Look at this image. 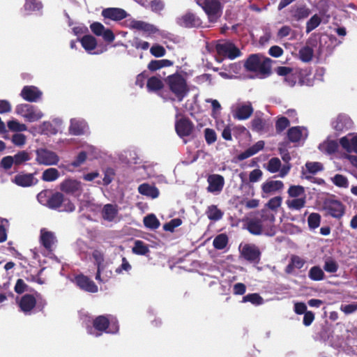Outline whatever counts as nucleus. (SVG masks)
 <instances>
[{"instance_id":"nucleus-1","label":"nucleus","mask_w":357,"mask_h":357,"mask_svg":"<svg viewBox=\"0 0 357 357\" xmlns=\"http://www.w3.org/2000/svg\"><path fill=\"white\" fill-rule=\"evenodd\" d=\"M261 218L250 220L248 225V229L253 234H264L272 236L275 234V215L266 208L261 210Z\"/></svg>"},{"instance_id":"nucleus-2","label":"nucleus","mask_w":357,"mask_h":357,"mask_svg":"<svg viewBox=\"0 0 357 357\" xmlns=\"http://www.w3.org/2000/svg\"><path fill=\"white\" fill-rule=\"evenodd\" d=\"M166 82L172 93L179 102L183 100L190 91L185 79L179 74L169 75Z\"/></svg>"},{"instance_id":"nucleus-3","label":"nucleus","mask_w":357,"mask_h":357,"mask_svg":"<svg viewBox=\"0 0 357 357\" xmlns=\"http://www.w3.org/2000/svg\"><path fill=\"white\" fill-rule=\"evenodd\" d=\"M246 69L260 75H265L270 71V60L259 54H252L245 63Z\"/></svg>"},{"instance_id":"nucleus-4","label":"nucleus","mask_w":357,"mask_h":357,"mask_svg":"<svg viewBox=\"0 0 357 357\" xmlns=\"http://www.w3.org/2000/svg\"><path fill=\"white\" fill-rule=\"evenodd\" d=\"M287 193L289 196H298V199H287L286 204L287 207L293 210H300L303 208L306 203V194L305 188L301 185H291Z\"/></svg>"},{"instance_id":"nucleus-5","label":"nucleus","mask_w":357,"mask_h":357,"mask_svg":"<svg viewBox=\"0 0 357 357\" xmlns=\"http://www.w3.org/2000/svg\"><path fill=\"white\" fill-rule=\"evenodd\" d=\"M208 16L211 22H215L222 14V6L219 0H195Z\"/></svg>"},{"instance_id":"nucleus-6","label":"nucleus","mask_w":357,"mask_h":357,"mask_svg":"<svg viewBox=\"0 0 357 357\" xmlns=\"http://www.w3.org/2000/svg\"><path fill=\"white\" fill-rule=\"evenodd\" d=\"M15 112L29 122L37 121L43 117V113L41 110L28 104L17 105L15 108Z\"/></svg>"},{"instance_id":"nucleus-7","label":"nucleus","mask_w":357,"mask_h":357,"mask_svg":"<svg viewBox=\"0 0 357 357\" xmlns=\"http://www.w3.org/2000/svg\"><path fill=\"white\" fill-rule=\"evenodd\" d=\"M36 161L38 164L42 165H56L59 161V157L54 151L45 148H40L36 151Z\"/></svg>"},{"instance_id":"nucleus-8","label":"nucleus","mask_w":357,"mask_h":357,"mask_svg":"<svg viewBox=\"0 0 357 357\" xmlns=\"http://www.w3.org/2000/svg\"><path fill=\"white\" fill-rule=\"evenodd\" d=\"M83 48L91 54H100L107 51V46L98 45L95 37L91 35H85L79 40Z\"/></svg>"},{"instance_id":"nucleus-9","label":"nucleus","mask_w":357,"mask_h":357,"mask_svg":"<svg viewBox=\"0 0 357 357\" xmlns=\"http://www.w3.org/2000/svg\"><path fill=\"white\" fill-rule=\"evenodd\" d=\"M94 328L99 331H106L107 333H114L119 330V326L115 319L110 320L105 316L97 317L93 321Z\"/></svg>"},{"instance_id":"nucleus-10","label":"nucleus","mask_w":357,"mask_h":357,"mask_svg":"<svg viewBox=\"0 0 357 357\" xmlns=\"http://www.w3.org/2000/svg\"><path fill=\"white\" fill-rule=\"evenodd\" d=\"M128 26L132 29L142 31L146 37H152L155 34L160 33V30L155 26L141 20H128Z\"/></svg>"},{"instance_id":"nucleus-11","label":"nucleus","mask_w":357,"mask_h":357,"mask_svg":"<svg viewBox=\"0 0 357 357\" xmlns=\"http://www.w3.org/2000/svg\"><path fill=\"white\" fill-rule=\"evenodd\" d=\"M324 209L328 214L335 218H340L345 212L344 204L335 199H328L324 203Z\"/></svg>"},{"instance_id":"nucleus-12","label":"nucleus","mask_w":357,"mask_h":357,"mask_svg":"<svg viewBox=\"0 0 357 357\" xmlns=\"http://www.w3.org/2000/svg\"><path fill=\"white\" fill-rule=\"evenodd\" d=\"M233 116L238 120L248 119L253 112L250 102H238L233 106Z\"/></svg>"},{"instance_id":"nucleus-13","label":"nucleus","mask_w":357,"mask_h":357,"mask_svg":"<svg viewBox=\"0 0 357 357\" xmlns=\"http://www.w3.org/2000/svg\"><path fill=\"white\" fill-rule=\"evenodd\" d=\"M216 51L219 55L234 59L240 56V50L232 43L225 42L216 45Z\"/></svg>"},{"instance_id":"nucleus-14","label":"nucleus","mask_w":357,"mask_h":357,"mask_svg":"<svg viewBox=\"0 0 357 357\" xmlns=\"http://www.w3.org/2000/svg\"><path fill=\"white\" fill-rule=\"evenodd\" d=\"M12 182L18 186L27 188L38 183V179L33 174L21 172L12 178Z\"/></svg>"},{"instance_id":"nucleus-15","label":"nucleus","mask_w":357,"mask_h":357,"mask_svg":"<svg viewBox=\"0 0 357 357\" xmlns=\"http://www.w3.org/2000/svg\"><path fill=\"white\" fill-rule=\"evenodd\" d=\"M208 186L207 190L213 194H219L225 185L224 177L219 174H211L208 176Z\"/></svg>"},{"instance_id":"nucleus-16","label":"nucleus","mask_w":357,"mask_h":357,"mask_svg":"<svg viewBox=\"0 0 357 357\" xmlns=\"http://www.w3.org/2000/svg\"><path fill=\"white\" fill-rule=\"evenodd\" d=\"M90 28L91 31L98 36H102L103 39L109 43L114 41L115 36L113 32L109 29H106L101 23L100 22H93L90 25Z\"/></svg>"},{"instance_id":"nucleus-17","label":"nucleus","mask_w":357,"mask_h":357,"mask_svg":"<svg viewBox=\"0 0 357 357\" xmlns=\"http://www.w3.org/2000/svg\"><path fill=\"white\" fill-rule=\"evenodd\" d=\"M284 184L281 181L269 180L261 185L262 197H267L268 195L274 194L283 189Z\"/></svg>"},{"instance_id":"nucleus-18","label":"nucleus","mask_w":357,"mask_h":357,"mask_svg":"<svg viewBox=\"0 0 357 357\" xmlns=\"http://www.w3.org/2000/svg\"><path fill=\"white\" fill-rule=\"evenodd\" d=\"M60 190L66 193H80L82 190V184L75 179L68 178L60 183Z\"/></svg>"},{"instance_id":"nucleus-19","label":"nucleus","mask_w":357,"mask_h":357,"mask_svg":"<svg viewBox=\"0 0 357 357\" xmlns=\"http://www.w3.org/2000/svg\"><path fill=\"white\" fill-rule=\"evenodd\" d=\"M340 144L347 152L357 153V133H349L340 138Z\"/></svg>"},{"instance_id":"nucleus-20","label":"nucleus","mask_w":357,"mask_h":357,"mask_svg":"<svg viewBox=\"0 0 357 357\" xmlns=\"http://www.w3.org/2000/svg\"><path fill=\"white\" fill-rule=\"evenodd\" d=\"M88 126L86 121L81 119H72L69 126V132L73 135H81L88 131Z\"/></svg>"},{"instance_id":"nucleus-21","label":"nucleus","mask_w":357,"mask_h":357,"mask_svg":"<svg viewBox=\"0 0 357 357\" xmlns=\"http://www.w3.org/2000/svg\"><path fill=\"white\" fill-rule=\"evenodd\" d=\"M175 128L176 133L181 137H183L189 136L192 133L193 125L188 119L181 118L179 120H176Z\"/></svg>"},{"instance_id":"nucleus-22","label":"nucleus","mask_w":357,"mask_h":357,"mask_svg":"<svg viewBox=\"0 0 357 357\" xmlns=\"http://www.w3.org/2000/svg\"><path fill=\"white\" fill-rule=\"evenodd\" d=\"M353 122L345 114L338 115L332 122L333 128L337 131L347 130L352 127Z\"/></svg>"},{"instance_id":"nucleus-23","label":"nucleus","mask_w":357,"mask_h":357,"mask_svg":"<svg viewBox=\"0 0 357 357\" xmlns=\"http://www.w3.org/2000/svg\"><path fill=\"white\" fill-rule=\"evenodd\" d=\"M241 255L248 261H258L260 252L254 245H245L241 250Z\"/></svg>"},{"instance_id":"nucleus-24","label":"nucleus","mask_w":357,"mask_h":357,"mask_svg":"<svg viewBox=\"0 0 357 357\" xmlns=\"http://www.w3.org/2000/svg\"><path fill=\"white\" fill-rule=\"evenodd\" d=\"M22 97L29 102H36L40 98L42 92L35 86H24L21 92Z\"/></svg>"},{"instance_id":"nucleus-25","label":"nucleus","mask_w":357,"mask_h":357,"mask_svg":"<svg viewBox=\"0 0 357 357\" xmlns=\"http://www.w3.org/2000/svg\"><path fill=\"white\" fill-rule=\"evenodd\" d=\"M40 241L41 244L47 250H51L56 243L54 234L45 228L40 230Z\"/></svg>"},{"instance_id":"nucleus-26","label":"nucleus","mask_w":357,"mask_h":357,"mask_svg":"<svg viewBox=\"0 0 357 357\" xmlns=\"http://www.w3.org/2000/svg\"><path fill=\"white\" fill-rule=\"evenodd\" d=\"M102 15L105 18L112 20L118 21L125 18L127 15L126 12L119 8H105L102 11Z\"/></svg>"},{"instance_id":"nucleus-27","label":"nucleus","mask_w":357,"mask_h":357,"mask_svg":"<svg viewBox=\"0 0 357 357\" xmlns=\"http://www.w3.org/2000/svg\"><path fill=\"white\" fill-rule=\"evenodd\" d=\"M75 282L82 289L89 292L95 293L98 290L96 284L86 276H77L75 278Z\"/></svg>"},{"instance_id":"nucleus-28","label":"nucleus","mask_w":357,"mask_h":357,"mask_svg":"<svg viewBox=\"0 0 357 357\" xmlns=\"http://www.w3.org/2000/svg\"><path fill=\"white\" fill-rule=\"evenodd\" d=\"M307 137V131L305 128L293 127L288 131V137L293 142L303 141Z\"/></svg>"},{"instance_id":"nucleus-29","label":"nucleus","mask_w":357,"mask_h":357,"mask_svg":"<svg viewBox=\"0 0 357 357\" xmlns=\"http://www.w3.org/2000/svg\"><path fill=\"white\" fill-rule=\"evenodd\" d=\"M36 298L34 296L26 294L22 297L19 305L24 313L29 312L36 305Z\"/></svg>"},{"instance_id":"nucleus-30","label":"nucleus","mask_w":357,"mask_h":357,"mask_svg":"<svg viewBox=\"0 0 357 357\" xmlns=\"http://www.w3.org/2000/svg\"><path fill=\"white\" fill-rule=\"evenodd\" d=\"M118 211L116 206L106 204L102 208V215L105 220L109 222L116 221L118 220Z\"/></svg>"},{"instance_id":"nucleus-31","label":"nucleus","mask_w":357,"mask_h":357,"mask_svg":"<svg viewBox=\"0 0 357 357\" xmlns=\"http://www.w3.org/2000/svg\"><path fill=\"white\" fill-rule=\"evenodd\" d=\"M33 132H38L45 135H55L58 132V128L53 127V124L48 121L43 122L38 128H31Z\"/></svg>"},{"instance_id":"nucleus-32","label":"nucleus","mask_w":357,"mask_h":357,"mask_svg":"<svg viewBox=\"0 0 357 357\" xmlns=\"http://www.w3.org/2000/svg\"><path fill=\"white\" fill-rule=\"evenodd\" d=\"M138 191L141 195L149 197L152 199L157 198L159 195V190L153 185L143 183L138 187Z\"/></svg>"},{"instance_id":"nucleus-33","label":"nucleus","mask_w":357,"mask_h":357,"mask_svg":"<svg viewBox=\"0 0 357 357\" xmlns=\"http://www.w3.org/2000/svg\"><path fill=\"white\" fill-rule=\"evenodd\" d=\"M112 275L111 270L107 268V264L104 266H99L96 275V280L100 282H106Z\"/></svg>"},{"instance_id":"nucleus-34","label":"nucleus","mask_w":357,"mask_h":357,"mask_svg":"<svg viewBox=\"0 0 357 357\" xmlns=\"http://www.w3.org/2000/svg\"><path fill=\"white\" fill-rule=\"evenodd\" d=\"M66 202V200L61 193L50 194L48 207L51 208H61L63 202Z\"/></svg>"},{"instance_id":"nucleus-35","label":"nucleus","mask_w":357,"mask_h":357,"mask_svg":"<svg viewBox=\"0 0 357 357\" xmlns=\"http://www.w3.org/2000/svg\"><path fill=\"white\" fill-rule=\"evenodd\" d=\"M86 159L85 151L80 152L74 161L64 166L63 167L68 172H73L75 168L82 165Z\"/></svg>"},{"instance_id":"nucleus-36","label":"nucleus","mask_w":357,"mask_h":357,"mask_svg":"<svg viewBox=\"0 0 357 357\" xmlns=\"http://www.w3.org/2000/svg\"><path fill=\"white\" fill-rule=\"evenodd\" d=\"M337 143L333 140H326L319 146V149L325 153L331 154L337 150Z\"/></svg>"},{"instance_id":"nucleus-37","label":"nucleus","mask_w":357,"mask_h":357,"mask_svg":"<svg viewBox=\"0 0 357 357\" xmlns=\"http://www.w3.org/2000/svg\"><path fill=\"white\" fill-rule=\"evenodd\" d=\"M173 63V61L169 59L153 60L149 63L148 68L151 71H155L162 68L172 66Z\"/></svg>"},{"instance_id":"nucleus-38","label":"nucleus","mask_w":357,"mask_h":357,"mask_svg":"<svg viewBox=\"0 0 357 357\" xmlns=\"http://www.w3.org/2000/svg\"><path fill=\"white\" fill-rule=\"evenodd\" d=\"M13 157L14 159V165L15 166H20L26 162L29 161L31 158L30 153L26 151H18Z\"/></svg>"},{"instance_id":"nucleus-39","label":"nucleus","mask_w":357,"mask_h":357,"mask_svg":"<svg viewBox=\"0 0 357 357\" xmlns=\"http://www.w3.org/2000/svg\"><path fill=\"white\" fill-rule=\"evenodd\" d=\"M181 24L185 26H197L201 22L194 14L188 13L182 17Z\"/></svg>"},{"instance_id":"nucleus-40","label":"nucleus","mask_w":357,"mask_h":357,"mask_svg":"<svg viewBox=\"0 0 357 357\" xmlns=\"http://www.w3.org/2000/svg\"><path fill=\"white\" fill-rule=\"evenodd\" d=\"M59 177V172L55 168H48L45 169L42 174L41 178L46 182H52Z\"/></svg>"},{"instance_id":"nucleus-41","label":"nucleus","mask_w":357,"mask_h":357,"mask_svg":"<svg viewBox=\"0 0 357 357\" xmlns=\"http://www.w3.org/2000/svg\"><path fill=\"white\" fill-rule=\"evenodd\" d=\"M144 224L146 227L156 229L160 227V221L154 214H149L144 218Z\"/></svg>"},{"instance_id":"nucleus-42","label":"nucleus","mask_w":357,"mask_h":357,"mask_svg":"<svg viewBox=\"0 0 357 357\" xmlns=\"http://www.w3.org/2000/svg\"><path fill=\"white\" fill-rule=\"evenodd\" d=\"M7 126L8 129L12 132H23L26 131L27 130V126L24 124L21 123L16 119H11L7 122Z\"/></svg>"},{"instance_id":"nucleus-43","label":"nucleus","mask_w":357,"mask_h":357,"mask_svg":"<svg viewBox=\"0 0 357 357\" xmlns=\"http://www.w3.org/2000/svg\"><path fill=\"white\" fill-rule=\"evenodd\" d=\"M148 245L142 241H136L132 247V252L136 255H144L149 252Z\"/></svg>"},{"instance_id":"nucleus-44","label":"nucleus","mask_w":357,"mask_h":357,"mask_svg":"<svg viewBox=\"0 0 357 357\" xmlns=\"http://www.w3.org/2000/svg\"><path fill=\"white\" fill-rule=\"evenodd\" d=\"M310 10L306 7L297 8L293 10L292 16L294 20L298 21L305 19L309 16Z\"/></svg>"},{"instance_id":"nucleus-45","label":"nucleus","mask_w":357,"mask_h":357,"mask_svg":"<svg viewBox=\"0 0 357 357\" xmlns=\"http://www.w3.org/2000/svg\"><path fill=\"white\" fill-rule=\"evenodd\" d=\"M206 215L210 220H218L222 218V213L216 206L211 205L208 207Z\"/></svg>"},{"instance_id":"nucleus-46","label":"nucleus","mask_w":357,"mask_h":357,"mask_svg":"<svg viewBox=\"0 0 357 357\" xmlns=\"http://www.w3.org/2000/svg\"><path fill=\"white\" fill-rule=\"evenodd\" d=\"M331 181L334 185L339 188H347L349 187V181L347 178L342 174H335L331 178Z\"/></svg>"},{"instance_id":"nucleus-47","label":"nucleus","mask_w":357,"mask_h":357,"mask_svg":"<svg viewBox=\"0 0 357 357\" xmlns=\"http://www.w3.org/2000/svg\"><path fill=\"white\" fill-rule=\"evenodd\" d=\"M308 276L312 280L319 281L324 279V273L320 267L313 266L310 268Z\"/></svg>"},{"instance_id":"nucleus-48","label":"nucleus","mask_w":357,"mask_h":357,"mask_svg":"<svg viewBox=\"0 0 357 357\" xmlns=\"http://www.w3.org/2000/svg\"><path fill=\"white\" fill-rule=\"evenodd\" d=\"M321 22V18L318 15H314L306 24V32L310 33L316 29Z\"/></svg>"},{"instance_id":"nucleus-49","label":"nucleus","mask_w":357,"mask_h":357,"mask_svg":"<svg viewBox=\"0 0 357 357\" xmlns=\"http://www.w3.org/2000/svg\"><path fill=\"white\" fill-rule=\"evenodd\" d=\"M228 243V238L227 236L224 234H221L218 235L213 240V246L216 249H223L226 247L227 244Z\"/></svg>"},{"instance_id":"nucleus-50","label":"nucleus","mask_w":357,"mask_h":357,"mask_svg":"<svg viewBox=\"0 0 357 357\" xmlns=\"http://www.w3.org/2000/svg\"><path fill=\"white\" fill-rule=\"evenodd\" d=\"M276 71L279 75L287 76L285 78V80H286V82H288L289 83V85L293 86L295 84L296 79H291V75H289L291 71V68H289L288 67L282 66V67L278 68Z\"/></svg>"},{"instance_id":"nucleus-51","label":"nucleus","mask_w":357,"mask_h":357,"mask_svg":"<svg viewBox=\"0 0 357 357\" xmlns=\"http://www.w3.org/2000/svg\"><path fill=\"white\" fill-rule=\"evenodd\" d=\"M313 56V50L310 47H304L299 51V57L304 62L310 61Z\"/></svg>"},{"instance_id":"nucleus-52","label":"nucleus","mask_w":357,"mask_h":357,"mask_svg":"<svg viewBox=\"0 0 357 357\" xmlns=\"http://www.w3.org/2000/svg\"><path fill=\"white\" fill-rule=\"evenodd\" d=\"M147 87L150 91H157L162 87V82L159 78L153 77L148 79Z\"/></svg>"},{"instance_id":"nucleus-53","label":"nucleus","mask_w":357,"mask_h":357,"mask_svg":"<svg viewBox=\"0 0 357 357\" xmlns=\"http://www.w3.org/2000/svg\"><path fill=\"white\" fill-rule=\"evenodd\" d=\"M281 167L280 160L277 158H271L267 164L266 169L271 173L278 172Z\"/></svg>"},{"instance_id":"nucleus-54","label":"nucleus","mask_w":357,"mask_h":357,"mask_svg":"<svg viewBox=\"0 0 357 357\" xmlns=\"http://www.w3.org/2000/svg\"><path fill=\"white\" fill-rule=\"evenodd\" d=\"M321 216L319 214L313 213H311L307 219L308 225L312 229L317 228L320 225Z\"/></svg>"},{"instance_id":"nucleus-55","label":"nucleus","mask_w":357,"mask_h":357,"mask_svg":"<svg viewBox=\"0 0 357 357\" xmlns=\"http://www.w3.org/2000/svg\"><path fill=\"white\" fill-rule=\"evenodd\" d=\"M282 202V199L281 197H275L268 202L266 206L272 211H277L280 207Z\"/></svg>"},{"instance_id":"nucleus-56","label":"nucleus","mask_w":357,"mask_h":357,"mask_svg":"<svg viewBox=\"0 0 357 357\" xmlns=\"http://www.w3.org/2000/svg\"><path fill=\"white\" fill-rule=\"evenodd\" d=\"M12 142L17 146H23L26 142V137L22 133H15L11 139Z\"/></svg>"},{"instance_id":"nucleus-57","label":"nucleus","mask_w":357,"mask_h":357,"mask_svg":"<svg viewBox=\"0 0 357 357\" xmlns=\"http://www.w3.org/2000/svg\"><path fill=\"white\" fill-rule=\"evenodd\" d=\"M182 224V221L180 218H174L170 220L169 222L165 223L163 225V229L165 231H174L175 228L179 227Z\"/></svg>"},{"instance_id":"nucleus-58","label":"nucleus","mask_w":357,"mask_h":357,"mask_svg":"<svg viewBox=\"0 0 357 357\" xmlns=\"http://www.w3.org/2000/svg\"><path fill=\"white\" fill-rule=\"evenodd\" d=\"M150 52L155 57H162L165 55L166 50L162 45L155 44L150 48Z\"/></svg>"},{"instance_id":"nucleus-59","label":"nucleus","mask_w":357,"mask_h":357,"mask_svg":"<svg viewBox=\"0 0 357 357\" xmlns=\"http://www.w3.org/2000/svg\"><path fill=\"white\" fill-rule=\"evenodd\" d=\"M243 302H250L255 305H261L263 303V299L257 294H251L243 297Z\"/></svg>"},{"instance_id":"nucleus-60","label":"nucleus","mask_w":357,"mask_h":357,"mask_svg":"<svg viewBox=\"0 0 357 357\" xmlns=\"http://www.w3.org/2000/svg\"><path fill=\"white\" fill-rule=\"evenodd\" d=\"M307 170L312 174H316L317 172L322 170L323 166L320 162H309L305 164Z\"/></svg>"},{"instance_id":"nucleus-61","label":"nucleus","mask_w":357,"mask_h":357,"mask_svg":"<svg viewBox=\"0 0 357 357\" xmlns=\"http://www.w3.org/2000/svg\"><path fill=\"white\" fill-rule=\"evenodd\" d=\"M24 6L26 10L36 11L41 9L42 4L36 0H26Z\"/></svg>"},{"instance_id":"nucleus-62","label":"nucleus","mask_w":357,"mask_h":357,"mask_svg":"<svg viewBox=\"0 0 357 357\" xmlns=\"http://www.w3.org/2000/svg\"><path fill=\"white\" fill-rule=\"evenodd\" d=\"M206 102L211 104L212 109H213L212 116L216 119L220 113V109H221L220 104L219 103V102L217 100H213V99H210V98L206 99Z\"/></svg>"},{"instance_id":"nucleus-63","label":"nucleus","mask_w":357,"mask_h":357,"mask_svg":"<svg viewBox=\"0 0 357 357\" xmlns=\"http://www.w3.org/2000/svg\"><path fill=\"white\" fill-rule=\"evenodd\" d=\"M204 136L206 142L208 144L214 143L217 139L215 132L211 128H206L204 130Z\"/></svg>"},{"instance_id":"nucleus-64","label":"nucleus","mask_w":357,"mask_h":357,"mask_svg":"<svg viewBox=\"0 0 357 357\" xmlns=\"http://www.w3.org/2000/svg\"><path fill=\"white\" fill-rule=\"evenodd\" d=\"M263 172L259 169H255L250 172L249 174V181L251 183H256L261 180L262 178Z\"/></svg>"}]
</instances>
